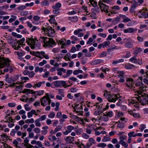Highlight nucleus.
<instances>
[{
	"label": "nucleus",
	"mask_w": 148,
	"mask_h": 148,
	"mask_svg": "<svg viewBox=\"0 0 148 148\" xmlns=\"http://www.w3.org/2000/svg\"><path fill=\"white\" fill-rule=\"evenodd\" d=\"M136 86L134 87L133 85L130 88L132 90L136 91V92L138 95L143 96V88H144V85L142 82L137 83L135 85Z\"/></svg>",
	"instance_id": "f257e3e1"
},
{
	"label": "nucleus",
	"mask_w": 148,
	"mask_h": 148,
	"mask_svg": "<svg viewBox=\"0 0 148 148\" xmlns=\"http://www.w3.org/2000/svg\"><path fill=\"white\" fill-rule=\"evenodd\" d=\"M26 42L33 49H39L40 46V43L37 40L36 41L32 38H27Z\"/></svg>",
	"instance_id": "f03ea898"
},
{
	"label": "nucleus",
	"mask_w": 148,
	"mask_h": 148,
	"mask_svg": "<svg viewBox=\"0 0 148 148\" xmlns=\"http://www.w3.org/2000/svg\"><path fill=\"white\" fill-rule=\"evenodd\" d=\"M10 60L7 58H0V68L6 66L10 70V72H12V68L10 65Z\"/></svg>",
	"instance_id": "7ed1b4c3"
},
{
	"label": "nucleus",
	"mask_w": 148,
	"mask_h": 148,
	"mask_svg": "<svg viewBox=\"0 0 148 148\" xmlns=\"http://www.w3.org/2000/svg\"><path fill=\"white\" fill-rule=\"evenodd\" d=\"M39 40L43 42L47 46H53L56 45V43L53 39L45 37H41Z\"/></svg>",
	"instance_id": "20e7f679"
},
{
	"label": "nucleus",
	"mask_w": 148,
	"mask_h": 148,
	"mask_svg": "<svg viewBox=\"0 0 148 148\" xmlns=\"http://www.w3.org/2000/svg\"><path fill=\"white\" fill-rule=\"evenodd\" d=\"M40 100L41 105L44 106H45L48 104L50 105L51 101L49 94L47 93H46V95L41 98Z\"/></svg>",
	"instance_id": "39448f33"
},
{
	"label": "nucleus",
	"mask_w": 148,
	"mask_h": 148,
	"mask_svg": "<svg viewBox=\"0 0 148 148\" xmlns=\"http://www.w3.org/2000/svg\"><path fill=\"white\" fill-rule=\"evenodd\" d=\"M144 94L143 93V95ZM137 99L138 101H140V102L141 104L143 105H145L146 104H148V95L145 94L143 95V96L141 95H139L138 97H137Z\"/></svg>",
	"instance_id": "423d86ee"
},
{
	"label": "nucleus",
	"mask_w": 148,
	"mask_h": 148,
	"mask_svg": "<svg viewBox=\"0 0 148 148\" xmlns=\"http://www.w3.org/2000/svg\"><path fill=\"white\" fill-rule=\"evenodd\" d=\"M137 14L140 18H146L148 17V12L146 9L139 11Z\"/></svg>",
	"instance_id": "0eeeda50"
},
{
	"label": "nucleus",
	"mask_w": 148,
	"mask_h": 148,
	"mask_svg": "<svg viewBox=\"0 0 148 148\" xmlns=\"http://www.w3.org/2000/svg\"><path fill=\"white\" fill-rule=\"evenodd\" d=\"M23 83H21L18 82L15 83H12V84H10L9 85L10 87H16L15 89L16 90L18 91H20L22 89V84Z\"/></svg>",
	"instance_id": "6e6552de"
},
{
	"label": "nucleus",
	"mask_w": 148,
	"mask_h": 148,
	"mask_svg": "<svg viewBox=\"0 0 148 148\" xmlns=\"http://www.w3.org/2000/svg\"><path fill=\"white\" fill-rule=\"evenodd\" d=\"M103 96L105 97L106 99H107L109 101L111 100L112 99L113 97H115L114 95L111 94L110 92H108L106 90H105L104 91V94Z\"/></svg>",
	"instance_id": "1a4fd4ad"
},
{
	"label": "nucleus",
	"mask_w": 148,
	"mask_h": 148,
	"mask_svg": "<svg viewBox=\"0 0 148 148\" xmlns=\"http://www.w3.org/2000/svg\"><path fill=\"white\" fill-rule=\"evenodd\" d=\"M30 53L37 57L42 59L43 57H42L41 55H44L45 53V52L43 51H41L40 52L31 51H30Z\"/></svg>",
	"instance_id": "9d476101"
},
{
	"label": "nucleus",
	"mask_w": 148,
	"mask_h": 148,
	"mask_svg": "<svg viewBox=\"0 0 148 148\" xmlns=\"http://www.w3.org/2000/svg\"><path fill=\"white\" fill-rule=\"evenodd\" d=\"M125 84L128 87L131 86L134 83V80L131 78H127Z\"/></svg>",
	"instance_id": "9b49d317"
},
{
	"label": "nucleus",
	"mask_w": 148,
	"mask_h": 148,
	"mask_svg": "<svg viewBox=\"0 0 148 148\" xmlns=\"http://www.w3.org/2000/svg\"><path fill=\"white\" fill-rule=\"evenodd\" d=\"M21 92L24 93H26V95L28 96H29V95L30 94H32L33 96H34V91L33 90H31L30 89H25L22 92H19V93Z\"/></svg>",
	"instance_id": "f8f14e48"
},
{
	"label": "nucleus",
	"mask_w": 148,
	"mask_h": 148,
	"mask_svg": "<svg viewBox=\"0 0 148 148\" xmlns=\"http://www.w3.org/2000/svg\"><path fill=\"white\" fill-rule=\"evenodd\" d=\"M137 30L136 29H134L132 27H129L127 29H125L123 30V32L125 33H132L136 32Z\"/></svg>",
	"instance_id": "ddd939ff"
},
{
	"label": "nucleus",
	"mask_w": 148,
	"mask_h": 148,
	"mask_svg": "<svg viewBox=\"0 0 148 148\" xmlns=\"http://www.w3.org/2000/svg\"><path fill=\"white\" fill-rule=\"evenodd\" d=\"M55 32V31L54 29H52L51 27L49 26L47 27L46 33L48 34V36L49 37L51 36L52 34Z\"/></svg>",
	"instance_id": "4468645a"
},
{
	"label": "nucleus",
	"mask_w": 148,
	"mask_h": 148,
	"mask_svg": "<svg viewBox=\"0 0 148 148\" xmlns=\"http://www.w3.org/2000/svg\"><path fill=\"white\" fill-rule=\"evenodd\" d=\"M120 8L118 6L115 5L112 7V9L110 12L112 14H116L118 13L117 11L119 10Z\"/></svg>",
	"instance_id": "2eb2a0df"
},
{
	"label": "nucleus",
	"mask_w": 148,
	"mask_h": 148,
	"mask_svg": "<svg viewBox=\"0 0 148 148\" xmlns=\"http://www.w3.org/2000/svg\"><path fill=\"white\" fill-rule=\"evenodd\" d=\"M100 8L102 12L104 11L107 13L109 12V11L108 10L109 8V7L108 5H106L104 3L102 4L101 6L100 5Z\"/></svg>",
	"instance_id": "dca6fc26"
},
{
	"label": "nucleus",
	"mask_w": 148,
	"mask_h": 148,
	"mask_svg": "<svg viewBox=\"0 0 148 148\" xmlns=\"http://www.w3.org/2000/svg\"><path fill=\"white\" fill-rule=\"evenodd\" d=\"M29 140L27 138H25V140H24V146L26 148H33L34 146L29 144Z\"/></svg>",
	"instance_id": "f3484780"
},
{
	"label": "nucleus",
	"mask_w": 148,
	"mask_h": 148,
	"mask_svg": "<svg viewBox=\"0 0 148 148\" xmlns=\"http://www.w3.org/2000/svg\"><path fill=\"white\" fill-rule=\"evenodd\" d=\"M64 138L67 143H71L74 141V137L69 136L65 137Z\"/></svg>",
	"instance_id": "a211bd4d"
},
{
	"label": "nucleus",
	"mask_w": 148,
	"mask_h": 148,
	"mask_svg": "<svg viewBox=\"0 0 148 148\" xmlns=\"http://www.w3.org/2000/svg\"><path fill=\"white\" fill-rule=\"evenodd\" d=\"M119 16L123 19V23H127L131 21V20L130 18L127 17L125 15L120 14Z\"/></svg>",
	"instance_id": "6ab92c4d"
},
{
	"label": "nucleus",
	"mask_w": 148,
	"mask_h": 148,
	"mask_svg": "<svg viewBox=\"0 0 148 148\" xmlns=\"http://www.w3.org/2000/svg\"><path fill=\"white\" fill-rule=\"evenodd\" d=\"M103 110H102V108H98L97 110H95L94 112V114L96 116H100V114L103 112Z\"/></svg>",
	"instance_id": "aec40b11"
},
{
	"label": "nucleus",
	"mask_w": 148,
	"mask_h": 148,
	"mask_svg": "<svg viewBox=\"0 0 148 148\" xmlns=\"http://www.w3.org/2000/svg\"><path fill=\"white\" fill-rule=\"evenodd\" d=\"M9 44L11 45L13 47H14L17 45V44L18 43H20L19 41H17L16 40H11L8 42Z\"/></svg>",
	"instance_id": "412c9836"
},
{
	"label": "nucleus",
	"mask_w": 148,
	"mask_h": 148,
	"mask_svg": "<svg viewBox=\"0 0 148 148\" xmlns=\"http://www.w3.org/2000/svg\"><path fill=\"white\" fill-rule=\"evenodd\" d=\"M103 62L104 61L103 60L101 59L96 60L92 62L91 64L93 65H95L101 63H103Z\"/></svg>",
	"instance_id": "4be33fe9"
},
{
	"label": "nucleus",
	"mask_w": 148,
	"mask_h": 148,
	"mask_svg": "<svg viewBox=\"0 0 148 148\" xmlns=\"http://www.w3.org/2000/svg\"><path fill=\"white\" fill-rule=\"evenodd\" d=\"M44 91L43 90H40L38 91H34V98L36 99L37 95H40L43 94Z\"/></svg>",
	"instance_id": "5701e85b"
},
{
	"label": "nucleus",
	"mask_w": 148,
	"mask_h": 148,
	"mask_svg": "<svg viewBox=\"0 0 148 148\" xmlns=\"http://www.w3.org/2000/svg\"><path fill=\"white\" fill-rule=\"evenodd\" d=\"M99 119H101L105 122H107L108 120V116L105 114H104L102 116H100Z\"/></svg>",
	"instance_id": "b1692460"
},
{
	"label": "nucleus",
	"mask_w": 148,
	"mask_h": 148,
	"mask_svg": "<svg viewBox=\"0 0 148 148\" xmlns=\"http://www.w3.org/2000/svg\"><path fill=\"white\" fill-rule=\"evenodd\" d=\"M114 96H115V97H113L112 100L110 101V102H116V100L118 98H119L120 97V95L119 94L114 95Z\"/></svg>",
	"instance_id": "393cba45"
},
{
	"label": "nucleus",
	"mask_w": 148,
	"mask_h": 148,
	"mask_svg": "<svg viewBox=\"0 0 148 148\" xmlns=\"http://www.w3.org/2000/svg\"><path fill=\"white\" fill-rule=\"evenodd\" d=\"M61 6V4L60 3L58 2L56 3L55 5H53L52 6V8L53 9L59 10Z\"/></svg>",
	"instance_id": "a878e982"
},
{
	"label": "nucleus",
	"mask_w": 148,
	"mask_h": 148,
	"mask_svg": "<svg viewBox=\"0 0 148 148\" xmlns=\"http://www.w3.org/2000/svg\"><path fill=\"white\" fill-rule=\"evenodd\" d=\"M134 66L133 64H125V67L127 69H132L134 68Z\"/></svg>",
	"instance_id": "bb28decb"
},
{
	"label": "nucleus",
	"mask_w": 148,
	"mask_h": 148,
	"mask_svg": "<svg viewBox=\"0 0 148 148\" xmlns=\"http://www.w3.org/2000/svg\"><path fill=\"white\" fill-rule=\"evenodd\" d=\"M69 19L72 22H76L78 21V18L76 16L69 17Z\"/></svg>",
	"instance_id": "cd10ccee"
},
{
	"label": "nucleus",
	"mask_w": 148,
	"mask_h": 148,
	"mask_svg": "<svg viewBox=\"0 0 148 148\" xmlns=\"http://www.w3.org/2000/svg\"><path fill=\"white\" fill-rule=\"evenodd\" d=\"M44 70V69L42 67H40L38 66L36 67L35 69V71L36 73L39 72L40 73L42 72Z\"/></svg>",
	"instance_id": "c85d7f7f"
},
{
	"label": "nucleus",
	"mask_w": 148,
	"mask_h": 148,
	"mask_svg": "<svg viewBox=\"0 0 148 148\" xmlns=\"http://www.w3.org/2000/svg\"><path fill=\"white\" fill-rule=\"evenodd\" d=\"M126 138L127 136H126L123 135L121 136L119 138L120 141L119 143V144H120V143L124 141V140H126Z\"/></svg>",
	"instance_id": "c756f323"
},
{
	"label": "nucleus",
	"mask_w": 148,
	"mask_h": 148,
	"mask_svg": "<svg viewBox=\"0 0 148 148\" xmlns=\"http://www.w3.org/2000/svg\"><path fill=\"white\" fill-rule=\"evenodd\" d=\"M125 126L124 123L123 122L119 121L117 125V127L120 129H122Z\"/></svg>",
	"instance_id": "7c9ffc66"
},
{
	"label": "nucleus",
	"mask_w": 148,
	"mask_h": 148,
	"mask_svg": "<svg viewBox=\"0 0 148 148\" xmlns=\"http://www.w3.org/2000/svg\"><path fill=\"white\" fill-rule=\"evenodd\" d=\"M125 47L127 48H130L133 47V45L132 42H128L125 44Z\"/></svg>",
	"instance_id": "2f4dec72"
},
{
	"label": "nucleus",
	"mask_w": 148,
	"mask_h": 148,
	"mask_svg": "<svg viewBox=\"0 0 148 148\" xmlns=\"http://www.w3.org/2000/svg\"><path fill=\"white\" fill-rule=\"evenodd\" d=\"M60 84L61 86L62 85L63 87H64L65 88H67V87H69L72 84L71 83L69 85H66V84L65 81H60Z\"/></svg>",
	"instance_id": "473e14b6"
},
{
	"label": "nucleus",
	"mask_w": 148,
	"mask_h": 148,
	"mask_svg": "<svg viewBox=\"0 0 148 148\" xmlns=\"http://www.w3.org/2000/svg\"><path fill=\"white\" fill-rule=\"evenodd\" d=\"M130 60L133 63H136L138 62V60L136 58V56H134V57L130 58Z\"/></svg>",
	"instance_id": "72a5a7b5"
},
{
	"label": "nucleus",
	"mask_w": 148,
	"mask_h": 148,
	"mask_svg": "<svg viewBox=\"0 0 148 148\" xmlns=\"http://www.w3.org/2000/svg\"><path fill=\"white\" fill-rule=\"evenodd\" d=\"M45 81H43L42 82H37L34 86V87H35V86H36L37 87L39 88L40 87L42 84H45Z\"/></svg>",
	"instance_id": "f704fd0d"
},
{
	"label": "nucleus",
	"mask_w": 148,
	"mask_h": 148,
	"mask_svg": "<svg viewBox=\"0 0 148 148\" xmlns=\"http://www.w3.org/2000/svg\"><path fill=\"white\" fill-rule=\"evenodd\" d=\"M137 5V3H134L131 6V8L130 9V11L132 12Z\"/></svg>",
	"instance_id": "c9c22d12"
},
{
	"label": "nucleus",
	"mask_w": 148,
	"mask_h": 148,
	"mask_svg": "<svg viewBox=\"0 0 148 148\" xmlns=\"http://www.w3.org/2000/svg\"><path fill=\"white\" fill-rule=\"evenodd\" d=\"M141 51V49L140 48L136 49L134 52L133 53L136 56Z\"/></svg>",
	"instance_id": "e433bc0d"
},
{
	"label": "nucleus",
	"mask_w": 148,
	"mask_h": 148,
	"mask_svg": "<svg viewBox=\"0 0 148 148\" xmlns=\"http://www.w3.org/2000/svg\"><path fill=\"white\" fill-rule=\"evenodd\" d=\"M124 61V60L122 59H120L118 60H114L113 61L112 64H118L121 62H123Z\"/></svg>",
	"instance_id": "4c0bfd02"
},
{
	"label": "nucleus",
	"mask_w": 148,
	"mask_h": 148,
	"mask_svg": "<svg viewBox=\"0 0 148 148\" xmlns=\"http://www.w3.org/2000/svg\"><path fill=\"white\" fill-rule=\"evenodd\" d=\"M25 121V123H33L34 122V120L33 118H31L30 119H26Z\"/></svg>",
	"instance_id": "58836bf2"
},
{
	"label": "nucleus",
	"mask_w": 148,
	"mask_h": 148,
	"mask_svg": "<svg viewBox=\"0 0 148 148\" xmlns=\"http://www.w3.org/2000/svg\"><path fill=\"white\" fill-rule=\"evenodd\" d=\"M67 130L69 132L71 133L72 131L74 129L75 127L71 125H69L67 127Z\"/></svg>",
	"instance_id": "ea45409f"
},
{
	"label": "nucleus",
	"mask_w": 148,
	"mask_h": 148,
	"mask_svg": "<svg viewBox=\"0 0 148 148\" xmlns=\"http://www.w3.org/2000/svg\"><path fill=\"white\" fill-rule=\"evenodd\" d=\"M55 86L56 87H59L61 86L60 81H56L54 83Z\"/></svg>",
	"instance_id": "a19ab883"
},
{
	"label": "nucleus",
	"mask_w": 148,
	"mask_h": 148,
	"mask_svg": "<svg viewBox=\"0 0 148 148\" xmlns=\"http://www.w3.org/2000/svg\"><path fill=\"white\" fill-rule=\"evenodd\" d=\"M119 74L118 77H125V73L123 71H119L117 72Z\"/></svg>",
	"instance_id": "79ce46f5"
},
{
	"label": "nucleus",
	"mask_w": 148,
	"mask_h": 148,
	"mask_svg": "<svg viewBox=\"0 0 148 148\" xmlns=\"http://www.w3.org/2000/svg\"><path fill=\"white\" fill-rule=\"evenodd\" d=\"M44 1L41 3V5L43 6H47L49 5V3L47 0Z\"/></svg>",
	"instance_id": "37998d69"
},
{
	"label": "nucleus",
	"mask_w": 148,
	"mask_h": 148,
	"mask_svg": "<svg viewBox=\"0 0 148 148\" xmlns=\"http://www.w3.org/2000/svg\"><path fill=\"white\" fill-rule=\"evenodd\" d=\"M83 71L82 70H77L74 71L73 73L74 75H77L79 73H82Z\"/></svg>",
	"instance_id": "c03bdc74"
},
{
	"label": "nucleus",
	"mask_w": 148,
	"mask_h": 148,
	"mask_svg": "<svg viewBox=\"0 0 148 148\" xmlns=\"http://www.w3.org/2000/svg\"><path fill=\"white\" fill-rule=\"evenodd\" d=\"M8 76L6 75L5 80L8 83L11 84L12 82H14L13 80H12V78H8Z\"/></svg>",
	"instance_id": "a18cd8bd"
},
{
	"label": "nucleus",
	"mask_w": 148,
	"mask_h": 148,
	"mask_svg": "<svg viewBox=\"0 0 148 148\" xmlns=\"http://www.w3.org/2000/svg\"><path fill=\"white\" fill-rule=\"evenodd\" d=\"M110 140V138L107 136H104L103 139L102 140V141L103 142H107L109 141Z\"/></svg>",
	"instance_id": "49530a36"
},
{
	"label": "nucleus",
	"mask_w": 148,
	"mask_h": 148,
	"mask_svg": "<svg viewBox=\"0 0 148 148\" xmlns=\"http://www.w3.org/2000/svg\"><path fill=\"white\" fill-rule=\"evenodd\" d=\"M11 17H12V18H10L9 20V22L10 23H11L14 21L16 18V17L15 16L11 15Z\"/></svg>",
	"instance_id": "de8ad7c7"
},
{
	"label": "nucleus",
	"mask_w": 148,
	"mask_h": 148,
	"mask_svg": "<svg viewBox=\"0 0 148 148\" xmlns=\"http://www.w3.org/2000/svg\"><path fill=\"white\" fill-rule=\"evenodd\" d=\"M33 131L35 133L37 134H39L40 132V129L37 127L35 128L33 130Z\"/></svg>",
	"instance_id": "09e8293b"
},
{
	"label": "nucleus",
	"mask_w": 148,
	"mask_h": 148,
	"mask_svg": "<svg viewBox=\"0 0 148 148\" xmlns=\"http://www.w3.org/2000/svg\"><path fill=\"white\" fill-rule=\"evenodd\" d=\"M119 78V82L120 83H123L125 82V80L124 78L125 77H118Z\"/></svg>",
	"instance_id": "8fccbe9b"
},
{
	"label": "nucleus",
	"mask_w": 148,
	"mask_h": 148,
	"mask_svg": "<svg viewBox=\"0 0 148 148\" xmlns=\"http://www.w3.org/2000/svg\"><path fill=\"white\" fill-rule=\"evenodd\" d=\"M55 115V113L53 112H51L48 115V117L50 118H53Z\"/></svg>",
	"instance_id": "3c124183"
},
{
	"label": "nucleus",
	"mask_w": 148,
	"mask_h": 148,
	"mask_svg": "<svg viewBox=\"0 0 148 148\" xmlns=\"http://www.w3.org/2000/svg\"><path fill=\"white\" fill-rule=\"evenodd\" d=\"M59 94L63 97H64V90L63 89H59L58 90Z\"/></svg>",
	"instance_id": "603ef678"
},
{
	"label": "nucleus",
	"mask_w": 148,
	"mask_h": 148,
	"mask_svg": "<svg viewBox=\"0 0 148 148\" xmlns=\"http://www.w3.org/2000/svg\"><path fill=\"white\" fill-rule=\"evenodd\" d=\"M120 18L119 17H117L115 18L114 21H113V23H114V25L116 24L120 21Z\"/></svg>",
	"instance_id": "864d4df0"
},
{
	"label": "nucleus",
	"mask_w": 148,
	"mask_h": 148,
	"mask_svg": "<svg viewBox=\"0 0 148 148\" xmlns=\"http://www.w3.org/2000/svg\"><path fill=\"white\" fill-rule=\"evenodd\" d=\"M102 44L103 45V48H104L107 46H109L110 44V41H106L103 42Z\"/></svg>",
	"instance_id": "5fc2aeb1"
},
{
	"label": "nucleus",
	"mask_w": 148,
	"mask_h": 148,
	"mask_svg": "<svg viewBox=\"0 0 148 148\" xmlns=\"http://www.w3.org/2000/svg\"><path fill=\"white\" fill-rule=\"evenodd\" d=\"M106 55H107L106 53V52L103 51L101 53V54H100L99 55V57L101 58L104 57L106 56Z\"/></svg>",
	"instance_id": "6e6d98bb"
},
{
	"label": "nucleus",
	"mask_w": 148,
	"mask_h": 148,
	"mask_svg": "<svg viewBox=\"0 0 148 148\" xmlns=\"http://www.w3.org/2000/svg\"><path fill=\"white\" fill-rule=\"evenodd\" d=\"M66 41V40L65 39H64L63 40L62 39V40H59L58 41V42L60 43V45H65L66 43L65 42V41Z\"/></svg>",
	"instance_id": "4d7b16f0"
},
{
	"label": "nucleus",
	"mask_w": 148,
	"mask_h": 148,
	"mask_svg": "<svg viewBox=\"0 0 148 148\" xmlns=\"http://www.w3.org/2000/svg\"><path fill=\"white\" fill-rule=\"evenodd\" d=\"M47 63V61L45 60H43L42 62H40L39 63L38 65L40 66H42Z\"/></svg>",
	"instance_id": "13d9d810"
},
{
	"label": "nucleus",
	"mask_w": 148,
	"mask_h": 148,
	"mask_svg": "<svg viewBox=\"0 0 148 148\" xmlns=\"http://www.w3.org/2000/svg\"><path fill=\"white\" fill-rule=\"evenodd\" d=\"M106 144L103 143H99L97 145L98 147H101L102 148H104L106 146Z\"/></svg>",
	"instance_id": "bf43d9fd"
},
{
	"label": "nucleus",
	"mask_w": 148,
	"mask_h": 148,
	"mask_svg": "<svg viewBox=\"0 0 148 148\" xmlns=\"http://www.w3.org/2000/svg\"><path fill=\"white\" fill-rule=\"evenodd\" d=\"M50 17L51 18L49 20V21H51L53 22H54L55 21V19H54V18L55 17V16L54 15H51L50 16Z\"/></svg>",
	"instance_id": "052dcab7"
},
{
	"label": "nucleus",
	"mask_w": 148,
	"mask_h": 148,
	"mask_svg": "<svg viewBox=\"0 0 148 148\" xmlns=\"http://www.w3.org/2000/svg\"><path fill=\"white\" fill-rule=\"evenodd\" d=\"M89 141L90 142V144H91L92 145V144H95V142L94 139L92 138H90L89 139Z\"/></svg>",
	"instance_id": "680f3d73"
},
{
	"label": "nucleus",
	"mask_w": 148,
	"mask_h": 148,
	"mask_svg": "<svg viewBox=\"0 0 148 148\" xmlns=\"http://www.w3.org/2000/svg\"><path fill=\"white\" fill-rule=\"evenodd\" d=\"M146 128V126L144 124H141L140 125L139 129L141 132H143V130Z\"/></svg>",
	"instance_id": "e2e57ef3"
},
{
	"label": "nucleus",
	"mask_w": 148,
	"mask_h": 148,
	"mask_svg": "<svg viewBox=\"0 0 148 148\" xmlns=\"http://www.w3.org/2000/svg\"><path fill=\"white\" fill-rule=\"evenodd\" d=\"M106 115L108 116L111 117L113 116V112L112 111H109L107 112V114Z\"/></svg>",
	"instance_id": "0e129e2a"
},
{
	"label": "nucleus",
	"mask_w": 148,
	"mask_h": 148,
	"mask_svg": "<svg viewBox=\"0 0 148 148\" xmlns=\"http://www.w3.org/2000/svg\"><path fill=\"white\" fill-rule=\"evenodd\" d=\"M26 8V5H22L18 6L17 9L19 10H22L25 9Z\"/></svg>",
	"instance_id": "69168bd1"
},
{
	"label": "nucleus",
	"mask_w": 148,
	"mask_h": 148,
	"mask_svg": "<svg viewBox=\"0 0 148 148\" xmlns=\"http://www.w3.org/2000/svg\"><path fill=\"white\" fill-rule=\"evenodd\" d=\"M29 106V105L28 104H25L24 106L25 109L27 111H29L31 109V108Z\"/></svg>",
	"instance_id": "338daca9"
},
{
	"label": "nucleus",
	"mask_w": 148,
	"mask_h": 148,
	"mask_svg": "<svg viewBox=\"0 0 148 148\" xmlns=\"http://www.w3.org/2000/svg\"><path fill=\"white\" fill-rule=\"evenodd\" d=\"M82 137L85 139H87L89 138V136L86 133H83L82 135Z\"/></svg>",
	"instance_id": "774afa93"
}]
</instances>
